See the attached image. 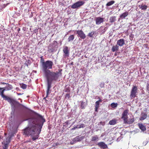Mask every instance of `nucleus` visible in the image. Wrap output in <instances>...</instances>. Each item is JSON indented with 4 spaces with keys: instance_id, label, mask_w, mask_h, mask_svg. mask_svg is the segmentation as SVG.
Instances as JSON below:
<instances>
[{
    "instance_id": "obj_1",
    "label": "nucleus",
    "mask_w": 149,
    "mask_h": 149,
    "mask_svg": "<svg viewBox=\"0 0 149 149\" xmlns=\"http://www.w3.org/2000/svg\"><path fill=\"white\" fill-rule=\"evenodd\" d=\"M45 122V120L42 116L36 113L33 118L29 119L28 127L23 130V134L28 136H31L33 141L38 139L44 123Z\"/></svg>"
},
{
    "instance_id": "obj_2",
    "label": "nucleus",
    "mask_w": 149,
    "mask_h": 149,
    "mask_svg": "<svg viewBox=\"0 0 149 149\" xmlns=\"http://www.w3.org/2000/svg\"><path fill=\"white\" fill-rule=\"evenodd\" d=\"M58 71L54 72L51 70L48 71V72L44 74L47 79V96L49 94L50 89L51 87V84L52 81H56L59 76L62 75V70L58 69Z\"/></svg>"
},
{
    "instance_id": "obj_3",
    "label": "nucleus",
    "mask_w": 149,
    "mask_h": 149,
    "mask_svg": "<svg viewBox=\"0 0 149 149\" xmlns=\"http://www.w3.org/2000/svg\"><path fill=\"white\" fill-rule=\"evenodd\" d=\"M41 58H42V56ZM41 60L43 61L42 63V67L43 72L44 74H45L48 72V71H50L49 69H52L53 63L52 61L49 60L44 62V59L42 58H41Z\"/></svg>"
},
{
    "instance_id": "obj_4",
    "label": "nucleus",
    "mask_w": 149,
    "mask_h": 149,
    "mask_svg": "<svg viewBox=\"0 0 149 149\" xmlns=\"http://www.w3.org/2000/svg\"><path fill=\"white\" fill-rule=\"evenodd\" d=\"M129 110L128 109L125 110L122 114L121 118L123 120L124 123L130 124H132L134 120V118H129L128 119V114Z\"/></svg>"
},
{
    "instance_id": "obj_5",
    "label": "nucleus",
    "mask_w": 149,
    "mask_h": 149,
    "mask_svg": "<svg viewBox=\"0 0 149 149\" xmlns=\"http://www.w3.org/2000/svg\"><path fill=\"white\" fill-rule=\"evenodd\" d=\"M5 100H7L10 104L11 107L13 108H15L16 105L19 104L18 102L9 97H7Z\"/></svg>"
},
{
    "instance_id": "obj_6",
    "label": "nucleus",
    "mask_w": 149,
    "mask_h": 149,
    "mask_svg": "<svg viewBox=\"0 0 149 149\" xmlns=\"http://www.w3.org/2000/svg\"><path fill=\"white\" fill-rule=\"evenodd\" d=\"M137 86H133L132 88L130 94V97L132 99L135 98L136 96V93H137Z\"/></svg>"
},
{
    "instance_id": "obj_7",
    "label": "nucleus",
    "mask_w": 149,
    "mask_h": 149,
    "mask_svg": "<svg viewBox=\"0 0 149 149\" xmlns=\"http://www.w3.org/2000/svg\"><path fill=\"white\" fill-rule=\"evenodd\" d=\"M11 136H9L7 137L5 141L2 142V144H3L4 145L2 146V149H8V144L10 141V139Z\"/></svg>"
},
{
    "instance_id": "obj_8",
    "label": "nucleus",
    "mask_w": 149,
    "mask_h": 149,
    "mask_svg": "<svg viewBox=\"0 0 149 149\" xmlns=\"http://www.w3.org/2000/svg\"><path fill=\"white\" fill-rule=\"evenodd\" d=\"M84 2L82 1H79L73 4L71 6L73 9L77 8L84 4Z\"/></svg>"
},
{
    "instance_id": "obj_9",
    "label": "nucleus",
    "mask_w": 149,
    "mask_h": 149,
    "mask_svg": "<svg viewBox=\"0 0 149 149\" xmlns=\"http://www.w3.org/2000/svg\"><path fill=\"white\" fill-rule=\"evenodd\" d=\"M77 33L78 34V37H80L82 39H84L86 38V36L81 30H78L77 31Z\"/></svg>"
},
{
    "instance_id": "obj_10",
    "label": "nucleus",
    "mask_w": 149,
    "mask_h": 149,
    "mask_svg": "<svg viewBox=\"0 0 149 149\" xmlns=\"http://www.w3.org/2000/svg\"><path fill=\"white\" fill-rule=\"evenodd\" d=\"M63 52L64 54L63 56L64 58L69 57V50L68 47L65 46L64 47Z\"/></svg>"
},
{
    "instance_id": "obj_11",
    "label": "nucleus",
    "mask_w": 149,
    "mask_h": 149,
    "mask_svg": "<svg viewBox=\"0 0 149 149\" xmlns=\"http://www.w3.org/2000/svg\"><path fill=\"white\" fill-rule=\"evenodd\" d=\"M6 90V89L5 88H0V95L5 100L8 97L4 95V92Z\"/></svg>"
},
{
    "instance_id": "obj_12",
    "label": "nucleus",
    "mask_w": 149,
    "mask_h": 149,
    "mask_svg": "<svg viewBox=\"0 0 149 149\" xmlns=\"http://www.w3.org/2000/svg\"><path fill=\"white\" fill-rule=\"evenodd\" d=\"M98 99L99 100L95 102V111L96 112L98 111V109L99 107L100 103L102 102V100L100 99L99 97H98Z\"/></svg>"
},
{
    "instance_id": "obj_13",
    "label": "nucleus",
    "mask_w": 149,
    "mask_h": 149,
    "mask_svg": "<svg viewBox=\"0 0 149 149\" xmlns=\"http://www.w3.org/2000/svg\"><path fill=\"white\" fill-rule=\"evenodd\" d=\"M96 24L99 25L104 22V19L102 18L98 17L96 18L95 19Z\"/></svg>"
},
{
    "instance_id": "obj_14",
    "label": "nucleus",
    "mask_w": 149,
    "mask_h": 149,
    "mask_svg": "<svg viewBox=\"0 0 149 149\" xmlns=\"http://www.w3.org/2000/svg\"><path fill=\"white\" fill-rule=\"evenodd\" d=\"M125 41L123 39H121L118 40L117 42V45L119 46L122 47L125 44Z\"/></svg>"
},
{
    "instance_id": "obj_15",
    "label": "nucleus",
    "mask_w": 149,
    "mask_h": 149,
    "mask_svg": "<svg viewBox=\"0 0 149 149\" xmlns=\"http://www.w3.org/2000/svg\"><path fill=\"white\" fill-rule=\"evenodd\" d=\"M98 145L99 147L103 149L107 148V146L103 142H100L98 143Z\"/></svg>"
},
{
    "instance_id": "obj_16",
    "label": "nucleus",
    "mask_w": 149,
    "mask_h": 149,
    "mask_svg": "<svg viewBox=\"0 0 149 149\" xmlns=\"http://www.w3.org/2000/svg\"><path fill=\"white\" fill-rule=\"evenodd\" d=\"M138 126L139 129L141 130L142 131L144 132L146 130V128L145 126L142 123H138Z\"/></svg>"
},
{
    "instance_id": "obj_17",
    "label": "nucleus",
    "mask_w": 149,
    "mask_h": 149,
    "mask_svg": "<svg viewBox=\"0 0 149 149\" xmlns=\"http://www.w3.org/2000/svg\"><path fill=\"white\" fill-rule=\"evenodd\" d=\"M129 15V13L127 11L124 13L121 14L120 16V18L121 19H125Z\"/></svg>"
},
{
    "instance_id": "obj_18",
    "label": "nucleus",
    "mask_w": 149,
    "mask_h": 149,
    "mask_svg": "<svg viewBox=\"0 0 149 149\" xmlns=\"http://www.w3.org/2000/svg\"><path fill=\"white\" fill-rule=\"evenodd\" d=\"M147 115L145 113H141V116L140 117L139 119L140 120H143L145 119L147 117Z\"/></svg>"
},
{
    "instance_id": "obj_19",
    "label": "nucleus",
    "mask_w": 149,
    "mask_h": 149,
    "mask_svg": "<svg viewBox=\"0 0 149 149\" xmlns=\"http://www.w3.org/2000/svg\"><path fill=\"white\" fill-rule=\"evenodd\" d=\"M118 120L116 119H113L110 120L109 122V124L111 125H113L116 124Z\"/></svg>"
},
{
    "instance_id": "obj_20",
    "label": "nucleus",
    "mask_w": 149,
    "mask_h": 149,
    "mask_svg": "<svg viewBox=\"0 0 149 149\" xmlns=\"http://www.w3.org/2000/svg\"><path fill=\"white\" fill-rule=\"evenodd\" d=\"M119 50V46L117 45L112 47L111 50L113 52L117 51Z\"/></svg>"
},
{
    "instance_id": "obj_21",
    "label": "nucleus",
    "mask_w": 149,
    "mask_h": 149,
    "mask_svg": "<svg viewBox=\"0 0 149 149\" xmlns=\"http://www.w3.org/2000/svg\"><path fill=\"white\" fill-rule=\"evenodd\" d=\"M116 16H112L110 17L109 21L111 23H113L116 21Z\"/></svg>"
},
{
    "instance_id": "obj_22",
    "label": "nucleus",
    "mask_w": 149,
    "mask_h": 149,
    "mask_svg": "<svg viewBox=\"0 0 149 149\" xmlns=\"http://www.w3.org/2000/svg\"><path fill=\"white\" fill-rule=\"evenodd\" d=\"M7 86L5 87L6 89V91H9L12 89L13 87L11 85L9 84L8 83L7 84Z\"/></svg>"
},
{
    "instance_id": "obj_23",
    "label": "nucleus",
    "mask_w": 149,
    "mask_h": 149,
    "mask_svg": "<svg viewBox=\"0 0 149 149\" xmlns=\"http://www.w3.org/2000/svg\"><path fill=\"white\" fill-rule=\"evenodd\" d=\"M148 8V6L142 4L141 5V7L140 8L141 9V10H145Z\"/></svg>"
},
{
    "instance_id": "obj_24",
    "label": "nucleus",
    "mask_w": 149,
    "mask_h": 149,
    "mask_svg": "<svg viewBox=\"0 0 149 149\" xmlns=\"http://www.w3.org/2000/svg\"><path fill=\"white\" fill-rule=\"evenodd\" d=\"M115 3V1H111L108 2L106 4L107 6H111Z\"/></svg>"
},
{
    "instance_id": "obj_25",
    "label": "nucleus",
    "mask_w": 149,
    "mask_h": 149,
    "mask_svg": "<svg viewBox=\"0 0 149 149\" xmlns=\"http://www.w3.org/2000/svg\"><path fill=\"white\" fill-rule=\"evenodd\" d=\"M98 140V138L97 136L95 135L92 137L91 141H97Z\"/></svg>"
},
{
    "instance_id": "obj_26",
    "label": "nucleus",
    "mask_w": 149,
    "mask_h": 149,
    "mask_svg": "<svg viewBox=\"0 0 149 149\" xmlns=\"http://www.w3.org/2000/svg\"><path fill=\"white\" fill-rule=\"evenodd\" d=\"M74 38V36L73 35H71L68 38V41H70L73 40Z\"/></svg>"
},
{
    "instance_id": "obj_27",
    "label": "nucleus",
    "mask_w": 149,
    "mask_h": 149,
    "mask_svg": "<svg viewBox=\"0 0 149 149\" xmlns=\"http://www.w3.org/2000/svg\"><path fill=\"white\" fill-rule=\"evenodd\" d=\"M95 33V31H93L89 33L88 35V36L90 37H93V35Z\"/></svg>"
},
{
    "instance_id": "obj_28",
    "label": "nucleus",
    "mask_w": 149,
    "mask_h": 149,
    "mask_svg": "<svg viewBox=\"0 0 149 149\" xmlns=\"http://www.w3.org/2000/svg\"><path fill=\"white\" fill-rule=\"evenodd\" d=\"M75 140L79 141H81L82 139V138L81 137H80L79 136H78L76 137L75 138Z\"/></svg>"
},
{
    "instance_id": "obj_29",
    "label": "nucleus",
    "mask_w": 149,
    "mask_h": 149,
    "mask_svg": "<svg viewBox=\"0 0 149 149\" xmlns=\"http://www.w3.org/2000/svg\"><path fill=\"white\" fill-rule=\"evenodd\" d=\"M20 86H21V87L23 89H25L27 87V85L26 84H22L21 85H20Z\"/></svg>"
},
{
    "instance_id": "obj_30",
    "label": "nucleus",
    "mask_w": 149,
    "mask_h": 149,
    "mask_svg": "<svg viewBox=\"0 0 149 149\" xmlns=\"http://www.w3.org/2000/svg\"><path fill=\"white\" fill-rule=\"evenodd\" d=\"M80 106L82 109H83L84 108V102L82 101L80 102Z\"/></svg>"
},
{
    "instance_id": "obj_31",
    "label": "nucleus",
    "mask_w": 149,
    "mask_h": 149,
    "mask_svg": "<svg viewBox=\"0 0 149 149\" xmlns=\"http://www.w3.org/2000/svg\"><path fill=\"white\" fill-rule=\"evenodd\" d=\"M117 105L118 104L117 103H112L111 104V106L113 108L116 107Z\"/></svg>"
},
{
    "instance_id": "obj_32",
    "label": "nucleus",
    "mask_w": 149,
    "mask_h": 149,
    "mask_svg": "<svg viewBox=\"0 0 149 149\" xmlns=\"http://www.w3.org/2000/svg\"><path fill=\"white\" fill-rule=\"evenodd\" d=\"M78 128H83L85 127V125L84 124H81L80 125H78Z\"/></svg>"
},
{
    "instance_id": "obj_33",
    "label": "nucleus",
    "mask_w": 149,
    "mask_h": 149,
    "mask_svg": "<svg viewBox=\"0 0 149 149\" xmlns=\"http://www.w3.org/2000/svg\"><path fill=\"white\" fill-rule=\"evenodd\" d=\"M70 91V89L69 87L66 88L65 89V92H69Z\"/></svg>"
},
{
    "instance_id": "obj_34",
    "label": "nucleus",
    "mask_w": 149,
    "mask_h": 149,
    "mask_svg": "<svg viewBox=\"0 0 149 149\" xmlns=\"http://www.w3.org/2000/svg\"><path fill=\"white\" fill-rule=\"evenodd\" d=\"M104 82H102L100 84V86L101 88H102L104 87Z\"/></svg>"
},
{
    "instance_id": "obj_35",
    "label": "nucleus",
    "mask_w": 149,
    "mask_h": 149,
    "mask_svg": "<svg viewBox=\"0 0 149 149\" xmlns=\"http://www.w3.org/2000/svg\"><path fill=\"white\" fill-rule=\"evenodd\" d=\"M65 97L66 98H67L68 99H69L70 97V94L69 93H67L65 95Z\"/></svg>"
},
{
    "instance_id": "obj_36",
    "label": "nucleus",
    "mask_w": 149,
    "mask_h": 149,
    "mask_svg": "<svg viewBox=\"0 0 149 149\" xmlns=\"http://www.w3.org/2000/svg\"><path fill=\"white\" fill-rule=\"evenodd\" d=\"M130 40H133V38L134 35H133L131 34L130 35Z\"/></svg>"
},
{
    "instance_id": "obj_37",
    "label": "nucleus",
    "mask_w": 149,
    "mask_h": 149,
    "mask_svg": "<svg viewBox=\"0 0 149 149\" xmlns=\"http://www.w3.org/2000/svg\"><path fill=\"white\" fill-rule=\"evenodd\" d=\"M107 28L106 27H105L104 28V29H103V30H102V31L103 33H104L106 31V30H107Z\"/></svg>"
},
{
    "instance_id": "obj_38",
    "label": "nucleus",
    "mask_w": 149,
    "mask_h": 149,
    "mask_svg": "<svg viewBox=\"0 0 149 149\" xmlns=\"http://www.w3.org/2000/svg\"><path fill=\"white\" fill-rule=\"evenodd\" d=\"M78 126H79V125H77L76 126L74 127L73 128H72L71 129V130H75L76 128H78Z\"/></svg>"
},
{
    "instance_id": "obj_39",
    "label": "nucleus",
    "mask_w": 149,
    "mask_h": 149,
    "mask_svg": "<svg viewBox=\"0 0 149 149\" xmlns=\"http://www.w3.org/2000/svg\"><path fill=\"white\" fill-rule=\"evenodd\" d=\"M147 88L148 90L149 91V83L148 84L147 86Z\"/></svg>"
},
{
    "instance_id": "obj_40",
    "label": "nucleus",
    "mask_w": 149,
    "mask_h": 149,
    "mask_svg": "<svg viewBox=\"0 0 149 149\" xmlns=\"http://www.w3.org/2000/svg\"><path fill=\"white\" fill-rule=\"evenodd\" d=\"M2 84H6V85H7V84H8V83H4V82H3L2 83Z\"/></svg>"
},
{
    "instance_id": "obj_41",
    "label": "nucleus",
    "mask_w": 149,
    "mask_h": 149,
    "mask_svg": "<svg viewBox=\"0 0 149 149\" xmlns=\"http://www.w3.org/2000/svg\"><path fill=\"white\" fill-rule=\"evenodd\" d=\"M20 28H19V29H18V31H20Z\"/></svg>"
},
{
    "instance_id": "obj_42",
    "label": "nucleus",
    "mask_w": 149,
    "mask_h": 149,
    "mask_svg": "<svg viewBox=\"0 0 149 149\" xmlns=\"http://www.w3.org/2000/svg\"><path fill=\"white\" fill-rule=\"evenodd\" d=\"M114 55L115 56H116L117 55V54L116 53H115Z\"/></svg>"
},
{
    "instance_id": "obj_43",
    "label": "nucleus",
    "mask_w": 149,
    "mask_h": 149,
    "mask_svg": "<svg viewBox=\"0 0 149 149\" xmlns=\"http://www.w3.org/2000/svg\"><path fill=\"white\" fill-rule=\"evenodd\" d=\"M17 94L19 95H21V93H18Z\"/></svg>"
}]
</instances>
